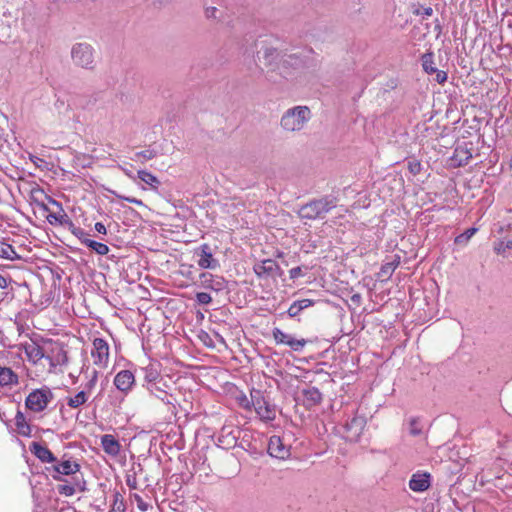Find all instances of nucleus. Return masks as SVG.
I'll list each match as a JSON object with an SVG mask.
<instances>
[{
  "instance_id": "nucleus-18",
  "label": "nucleus",
  "mask_w": 512,
  "mask_h": 512,
  "mask_svg": "<svg viewBox=\"0 0 512 512\" xmlns=\"http://www.w3.org/2000/svg\"><path fill=\"white\" fill-rule=\"evenodd\" d=\"M31 452L43 463H55L56 457L53 453L40 443L33 442L30 447Z\"/></svg>"
},
{
  "instance_id": "nucleus-36",
  "label": "nucleus",
  "mask_w": 512,
  "mask_h": 512,
  "mask_svg": "<svg viewBox=\"0 0 512 512\" xmlns=\"http://www.w3.org/2000/svg\"><path fill=\"white\" fill-rule=\"evenodd\" d=\"M512 249V240H507V241H500L496 246H495V251L498 253V254H503L506 252V250H511Z\"/></svg>"
},
{
  "instance_id": "nucleus-41",
  "label": "nucleus",
  "mask_w": 512,
  "mask_h": 512,
  "mask_svg": "<svg viewBox=\"0 0 512 512\" xmlns=\"http://www.w3.org/2000/svg\"><path fill=\"white\" fill-rule=\"evenodd\" d=\"M423 69L428 74H432L436 72V68L433 66V61L430 59L425 58L422 63Z\"/></svg>"
},
{
  "instance_id": "nucleus-33",
  "label": "nucleus",
  "mask_w": 512,
  "mask_h": 512,
  "mask_svg": "<svg viewBox=\"0 0 512 512\" xmlns=\"http://www.w3.org/2000/svg\"><path fill=\"white\" fill-rule=\"evenodd\" d=\"M236 400L239 406L247 411H251L255 403L253 397H248L245 393L239 394Z\"/></svg>"
},
{
  "instance_id": "nucleus-27",
  "label": "nucleus",
  "mask_w": 512,
  "mask_h": 512,
  "mask_svg": "<svg viewBox=\"0 0 512 512\" xmlns=\"http://www.w3.org/2000/svg\"><path fill=\"white\" fill-rule=\"evenodd\" d=\"M16 381L17 376L10 368L0 367V385H10Z\"/></svg>"
},
{
  "instance_id": "nucleus-43",
  "label": "nucleus",
  "mask_w": 512,
  "mask_h": 512,
  "mask_svg": "<svg viewBox=\"0 0 512 512\" xmlns=\"http://www.w3.org/2000/svg\"><path fill=\"white\" fill-rule=\"evenodd\" d=\"M302 276H304V274H303L302 268L300 266L294 267V268L290 269V271H289V277L292 280H295V279L300 278Z\"/></svg>"
},
{
  "instance_id": "nucleus-6",
  "label": "nucleus",
  "mask_w": 512,
  "mask_h": 512,
  "mask_svg": "<svg viewBox=\"0 0 512 512\" xmlns=\"http://www.w3.org/2000/svg\"><path fill=\"white\" fill-rule=\"evenodd\" d=\"M251 397H253L255 401L253 408L261 420L268 422L275 419L276 411L274 406L266 401L260 390L251 389Z\"/></svg>"
},
{
  "instance_id": "nucleus-3",
  "label": "nucleus",
  "mask_w": 512,
  "mask_h": 512,
  "mask_svg": "<svg viewBox=\"0 0 512 512\" xmlns=\"http://www.w3.org/2000/svg\"><path fill=\"white\" fill-rule=\"evenodd\" d=\"M334 207H336L335 198L326 196L303 205L298 214L302 219L315 220L323 218Z\"/></svg>"
},
{
  "instance_id": "nucleus-16",
  "label": "nucleus",
  "mask_w": 512,
  "mask_h": 512,
  "mask_svg": "<svg viewBox=\"0 0 512 512\" xmlns=\"http://www.w3.org/2000/svg\"><path fill=\"white\" fill-rule=\"evenodd\" d=\"M429 473H414L409 481V487L414 492H424L430 487Z\"/></svg>"
},
{
  "instance_id": "nucleus-2",
  "label": "nucleus",
  "mask_w": 512,
  "mask_h": 512,
  "mask_svg": "<svg viewBox=\"0 0 512 512\" xmlns=\"http://www.w3.org/2000/svg\"><path fill=\"white\" fill-rule=\"evenodd\" d=\"M311 117L312 113L309 107L295 106L284 112L280 125L287 132H298L306 126Z\"/></svg>"
},
{
  "instance_id": "nucleus-45",
  "label": "nucleus",
  "mask_w": 512,
  "mask_h": 512,
  "mask_svg": "<svg viewBox=\"0 0 512 512\" xmlns=\"http://www.w3.org/2000/svg\"><path fill=\"white\" fill-rule=\"evenodd\" d=\"M415 14L421 15L424 18H428L433 14V9L431 7H426V8H423L422 10H416Z\"/></svg>"
},
{
  "instance_id": "nucleus-55",
  "label": "nucleus",
  "mask_w": 512,
  "mask_h": 512,
  "mask_svg": "<svg viewBox=\"0 0 512 512\" xmlns=\"http://www.w3.org/2000/svg\"><path fill=\"white\" fill-rule=\"evenodd\" d=\"M33 193H40V194H42V193H43V191H42L41 189H39V188H38V189H36L35 191H33Z\"/></svg>"
},
{
  "instance_id": "nucleus-20",
  "label": "nucleus",
  "mask_w": 512,
  "mask_h": 512,
  "mask_svg": "<svg viewBox=\"0 0 512 512\" xmlns=\"http://www.w3.org/2000/svg\"><path fill=\"white\" fill-rule=\"evenodd\" d=\"M0 258L15 261L20 260L21 256L15 251L11 244L5 240H0Z\"/></svg>"
},
{
  "instance_id": "nucleus-30",
  "label": "nucleus",
  "mask_w": 512,
  "mask_h": 512,
  "mask_svg": "<svg viewBox=\"0 0 512 512\" xmlns=\"http://www.w3.org/2000/svg\"><path fill=\"white\" fill-rule=\"evenodd\" d=\"M399 265V260H393L390 262H386L381 266L380 269V276L383 278H389L392 273L395 271V269Z\"/></svg>"
},
{
  "instance_id": "nucleus-46",
  "label": "nucleus",
  "mask_w": 512,
  "mask_h": 512,
  "mask_svg": "<svg viewBox=\"0 0 512 512\" xmlns=\"http://www.w3.org/2000/svg\"><path fill=\"white\" fill-rule=\"evenodd\" d=\"M435 73H436V81L439 84H442V83H444L447 80V73L446 72L436 69Z\"/></svg>"
},
{
  "instance_id": "nucleus-48",
  "label": "nucleus",
  "mask_w": 512,
  "mask_h": 512,
  "mask_svg": "<svg viewBox=\"0 0 512 512\" xmlns=\"http://www.w3.org/2000/svg\"><path fill=\"white\" fill-rule=\"evenodd\" d=\"M94 227H95V230H96L98 233H100V234H104V235H105V234L107 233V230H106L105 225H104L103 223H101V222H97V223H95V226H94Z\"/></svg>"
},
{
  "instance_id": "nucleus-5",
  "label": "nucleus",
  "mask_w": 512,
  "mask_h": 512,
  "mask_svg": "<svg viewBox=\"0 0 512 512\" xmlns=\"http://www.w3.org/2000/svg\"><path fill=\"white\" fill-rule=\"evenodd\" d=\"M71 58L75 65L91 69L94 65V49L88 43H76L72 46Z\"/></svg>"
},
{
  "instance_id": "nucleus-1",
  "label": "nucleus",
  "mask_w": 512,
  "mask_h": 512,
  "mask_svg": "<svg viewBox=\"0 0 512 512\" xmlns=\"http://www.w3.org/2000/svg\"><path fill=\"white\" fill-rule=\"evenodd\" d=\"M263 60L265 66L269 67L271 70H279L280 75L286 79L292 77V73L289 71L290 66L294 69H298L304 64L303 59L298 55H282L281 52L273 47H266L264 49Z\"/></svg>"
},
{
  "instance_id": "nucleus-22",
  "label": "nucleus",
  "mask_w": 512,
  "mask_h": 512,
  "mask_svg": "<svg viewBox=\"0 0 512 512\" xmlns=\"http://www.w3.org/2000/svg\"><path fill=\"white\" fill-rule=\"evenodd\" d=\"M304 401L307 405L314 406L322 401V394L316 387H309L303 390Z\"/></svg>"
},
{
  "instance_id": "nucleus-53",
  "label": "nucleus",
  "mask_w": 512,
  "mask_h": 512,
  "mask_svg": "<svg viewBox=\"0 0 512 512\" xmlns=\"http://www.w3.org/2000/svg\"><path fill=\"white\" fill-rule=\"evenodd\" d=\"M506 230H507V231H512V223H509V224L507 225V227H506V228H504V227H500V228H499V232H500V233H502V232H504V231H506Z\"/></svg>"
},
{
  "instance_id": "nucleus-12",
  "label": "nucleus",
  "mask_w": 512,
  "mask_h": 512,
  "mask_svg": "<svg viewBox=\"0 0 512 512\" xmlns=\"http://www.w3.org/2000/svg\"><path fill=\"white\" fill-rule=\"evenodd\" d=\"M19 349L23 350L28 360L34 364H37L41 359L46 358L50 361L51 366L56 365L49 356H45L42 348L32 340L20 344Z\"/></svg>"
},
{
  "instance_id": "nucleus-8",
  "label": "nucleus",
  "mask_w": 512,
  "mask_h": 512,
  "mask_svg": "<svg viewBox=\"0 0 512 512\" xmlns=\"http://www.w3.org/2000/svg\"><path fill=\"white\" fill-rule=\"evenodd\" d=\"M253 270L259 278H273L281 276L283 271L273 259H264L254 264Z\"/></svg>"
},
{
  "instance_id": "nucleus-28",
  "label": "nucleus",
  "mask_w": 512,
  "mask_h": 512,
  "mask_svg": "<svg viewBox=\"0 0 512 512\" xmlns=\"http://www.w3.org/2000/svg\"><path fill=\"white\" fill-rule=\"evenodd\" d=\"M138 178L146 183L147 185L157 188V186L160 184V181L156 176H154L152 173L147 172L145 170L138 171Z\"/></svg>"
},
{
  "instance_id": "nucleus-7",
  "label": "nucleus",
  "mask_w": 512,
  "mask_h": 512,
  "mask_svg": "<svg viewBox=\"0 0 512 512\" xmlns=\"http://www.w3.org/2000/svg\"><path fill=\"white\" fill-rule=\"evenodd\" d=\"M195 256H197V264L202 269H217L220 264L219 261L214 258L212 249L208 244H202L194 251Z\"/></svg>"
},
{
  "instance_id": "nucleus-24",
  "label": "nucleus",
  "mask_w": 512,
  "mask_h": 512,
  "mask_svg": "<svg viewBox=\"0 0 512 512\" xmlns=\"http://www.w3.org/2000/svg\"><path fill=\"white\" fill-rule=\"evenodd\" d=\"M89 399L87 391H79L74 396L67 397V405L70 408L77 409L84 405Z\"/></svg>"
},
{
  "instance_id": "nucleus-51",
  "label": "nucleus",
  "mask_w": 512,
  "mask_h": 512,
  "mask_svg": "<svg viewBox=\"0 0 512 512\" xmlns=\"http://www.w3.org/2000/svg\"><path fill=\"white\" fill-rule=\"evenodd\" d=\"M126 482H127V485H128L130 488H132V489H136V488H137V487H136V479H135V478L131 479L130 477H128V478H127V480H126Z\"/></svg>"
},
{
  "instance_id": "nucleus-23",
  "label": "nucleus",
  "mask_w": 512,
  "mask_h": 512,
  "mask_svg": "<svg viewBox=\"0 0 512 512\" xmlns=\"http://www.w3.org/2000/svg\"><path fill=\"white\" fill-rule=\"evenodd\" d=\"M314 304L313 300H310V299H302V300H297V301H294L287 313L289 315V317L291 318H294L296 316H298L302 310L312 306Z\"/></svg>"
},
{
  "instance_id": "nucleus-54",
  "label": "nucleus",
  "mask_w": 512,
  "mask_h": 512,
  "mask_svg": "<svg viewBox=\"0 0 512 512\" xmlns=\"http://www.w3.org/2000/svg\"><path fill=\"white\" fill-rule=\"evenodd\" d=\"M122 170L124 171V173H125L127 176H129V177L133 178V175H132V173H131V171H130V170L125 169V168H122Z\"/></svg>"
},
{
  "instance_id": "nucleus-29",
  "label": "nucleus",
  "mask_w": 512,
  "mask_h": 512,
  "mask_svg": "<svg viewBox=\"0 0 512 512\" xmlns=\"http://www.w3.org/2000/svg\"><path fill=\"white\" fill-rule=\"evenodd\" d=\"M47 220L50 224L58 223L67 227L69 226V222H72L65 213H50L47 215Z\"/></svg>"
},
{
  "instance_id": "nucleus-15",
  "label": "nucleus",
  "mask_w": 512,
  "mask_h": 512,
  "mask_svg": "<svg viewBox=\"0 0 512 512\" xmlns=\"http://www.w3.org/2000/svg\"><path fill=\"white\" fill-rule=\"evenodd\" d=\"M134 382V375L129 370H121L114 378V385L119 391L124 393H127L132 388Z\"/></svg>"
},
{
  "instance_id": "nucleus-50",
  "label": "nucleus",
  "mask_w": 512,
  "mask_h": 512,
  "mask_svg": "<svg viewBox=\"0 0 512 512\" xmlns=\"http://www.w3.org/2000/svg\"><path fill=\"white\" fill-rule=\"evenodd\" d=\"M216 8L215 7H209L206 9V15L207 17H215V13H216Z\"/></svg>"
},
{
  "instance_id": "nucleus-9",
  "label": "nucleus",
  "mask_w": 512,
  "mask_h": 512,
  "mask_svg": "<svg viewBox=\"0 0 512 512\" xmlns=\"http://www.w3.org/2000/svg\"><path fill=\"white\" fill-rule=\"evenodd\" d=\"M93 362L98 367L104 368L109 362V345L102 338H95L91 351Z\"/></svg>"
},
{
  "instance_id": "nucleus-37",
  "label": "nucleus",
  "mask_w": 512,
  "mask_h": 512,
  "mask_svg": "<svg viewBox=\"0 0 512 512\" xmlns=\"http://www.w3.org/2000/svg\"><path fill=\"white\" fill-rule=\"evenodd\" d=\"M58 491L65 496H72L75 494V487L70 484H62L58 486Z\"/></svg>"
},
{
  "instance_id": "nucleus-19",
  "label": "nucleus",
  "mask_w": 512,
  "mask_h": 512,
  "mask_svg": "<svg viewBox=\"0 0 512 512\" xmlns=\"http://www.w3.org/2000/svg\"><path fill=\"white\" fill-rule=\"evenodd\" d=\"M15 426L17 433L24 437H29L31 435V427L29 423L26 421L25 415L18 411L15 416Z\"/></svg>"
},
{
  "instance_id": "nucleus-52",
  "label": "nucleus",
  "mask_w": 512,
  "mask_h": 512,
  "mask_svg": "<svg viewBox=\"0 0 512 512\" xmlns=\"http://www.w3.org/2000/svg\"><path fill=\"white\" fill-rule=\"evenodd\" d=\"M65 361H66V355H65V353H62V354H61V355H59V357H58L57 364L64 363Z\"/></svg>"
},
{
  "instance_id": "nucleus-47",
  "label": "nucleus",
  "mask_w": 512,
  "mask_h": 512,
  "mask_svg": "<svg viewBox=\"0 0 512 512\" xmlns=\"http://www.w3.org/2000/svg\"><path fill=\"white\" fill-rule=\"evenodd\" d=\"M157 376H158V374L156 371H153V370L147 371L146 375H145V379L148 381V383H149L148 385L154 383Z\"/></svg>"
},
{
  "instance_id": "nucleus-31",
  "label": "nucleus",
  "mask_w": 512,
  "mask_h": 512,
  "mask_svg": "<svg viewBox=\"0 0 512 512\" xmlns=\"http://www.w3.org/2000/svg\"><path fill=\"white\" fill-rule=\"evenodd\" d=\"M68 229L81 241L82 244L86 245L87 241L90 240L88 238V234L82 228L75 226L73 222H69Z\"/></svg>"
},
{
  "instance_id": "nucleus-34",
  "label": "nucleus",
  "mask_w": 512,
  "mask_h": 512,
  "mask_svg": "<svg viewBox=\"0 0 512 512\" xmlns=\"http://www.w3.org/2000/svg\"><path fill=\"white\" fill-rule=\"evenodd\" d=\"M155 156L156 153L153 150L147 149L140 152H136L131 159L135 162L144 163L148 160L153 159Z\"/></svg>"
},
{
  "instance_id": "nucleus-44",
  "label": "nucleus",
  "mask_w": 512,
  "mask_h": 512,
  "mask_svg": "<svg viewBox=\"0 0 512 512\" xmlns=\"http://www.w3.org/2000/svg\"><path fill=\"white\" fill-rule=\"evenodd\" d=\"M120 199L127 201L129 203L138 205V206H144V203L142 200L134 198V197H128V196H119Z\"/></svg>"
},
{
  "instance_id": "nucleus-11",
  "label": "nucleus",
  "mask_w": 512,
  "mask_h": 512,
  "mask_svg": "<svg viewBox=\"0 0 512 512\" xmlns=\"http://www.w3.org/2000/svg\"><path fill=\"white\" fill-rule=\"evenodd\" d=\"M366 426L364 416L355 415L345 424V438L349 441H358Z\"/></svg>"
},
{
  "instance_id": "nucleus-57",
  "label": "nucleus",
  "mask_w": 512,
  "mask_h": 512,
  "mask_svg": "<svg viewBox=\"0 0 512 512\" xmlns=\"http://www.w3.org/2000/svg\"><path fill=\"white\" fill-rule=\"evenodd\" d=\"M509 166H510V169H512V155H511Z\"/></svg>"
},
{
  "instance_id": "nucleus-13",
  "label": "nucleus",
  "mask_w": 512,
  "mask_h": 512,
  "mask_svg": "<svg viewBox=\"0 0 512 512\" xmlns=\"http://www.w3.org/2000/svg\"><path fill=\"white\" fill-rule=\"evenodd\" d=\"M268 453L271 457L285 460L290 457V447L283 443L279 436H271L268 442Z\"/></svg>"
},
{
  "instance_id": "nucleus-26",
  "label": "nucleus",
  "mask_w": 512,
  "mask_h": 512,
  "mask_svg": "<svg viewBox=\"0 0 512 512\" xmlns=\"http://www.w3.org/2000/svg\"><path fill=\"white\" fill-rule=\"evenodd\" d=\"M201 278L203 279V284L206 288H211L214 290H221L223 286V279L218 278L217 280L213 279V276L208 273H202Z\"/></svg>"
},
{
  "instance_id": "nucleus-17",
  "label": "nucleus",
  "mask_w": 512,
  "mask_h": 512,
  "mask_svg": "<svg viewBox=\"0 0 512 512\" xmlns=\"http://www.w3.org/2000/svg\"><path fill=\"white\" fill-rule=\"evenodd\" d=\"M101 446L104 452L110 456H117L120 453L121 445L111 434H105L101 437Z\"/></svg>"
},
{
  "instance_id": "nucleus-38",
  "label": "nucleus",
  "mask_w": 512,
  "mask_h": 512,
  "mask_svg": "<svg viewBox=\"0 0 512 512\" xmlns=\"http://www.w3.org/2000/svg\"><path fill=\"white\" fill-rule=\"evenodd\" d=\"M410 433L412 435H420L422 433V426L420 425L419 421L415 418L410 420Z\"/></svg>"
},
{
  "instance_id": "nucleus-14",
  "label": "nucleus",
  "mask_w": 512,
  "mask_h": 512,
  "mask_svg": "<svg viewBox=\"0 0 512 512\" xmlns=\"http://www.w3.org/2000/svg\"><path fill=\"white\" fill-rule=\"evenodd\" d=\"M52 477L60 481L62 476L74 475L80 470V465L76 461L63 460L53 465Z\"/></svg>"
},
{
  "instance_id": "nucleus-4",
  "label": "nucleus",
  "mask_w": 512,
  "mask_h": 512,
  "mask_svg": "<svg viewBox=\"0 0 512 512\" xmlns=\"http://www.w3.org/2000/svg\"><path fill=\"white\" fill-rule=\"evenodd\" d=\"M54 396L48 387L35 389L25 399V406L32 412H42L47 408Z\"/></svg>"
},
{
  "instance_id": "nucleus-56",
  "label": "nucleus",
  "mask_w": 512,
  "mask_h": 512,
  "mask_svg": "<svg viewBox=\"0 0 512 512\" xmlns=\"http://www.w3.org/2000/svg\"><path fill=\"white\" fill-rule=\"evenodd\" d=\"M52 203L57 205V206H59V207H61V205L57 201H55V200H52Z\"/></svg>"
},
{
  "instance_id": "nucleus-35",
  "label": "nucleus",
  "mask_w": 512,
  "mask_h": 512,
  "mask_svg": "<svg viewBox=\"0 0 512 512\" xmlns=\"http://www.w3.org/2000/svg\"><path fill=\"white\" fill-rule=\"evenodd\" d=\"M477 232V228H469L464 233L458 235L455 238V244L457 245H466L470 238Z\"/></svg>"
},
{
  "instance_id": "nucleus-25",
  "label": "nucleus",
  "mask_w": 512,
  "mask_h": 512,
  "mask_svg": "<svg viewBox=\"0 0 512 512\" xmlns=\"http://www.w3.org/2000/svg\"><path fill=\"white\" fill-rule=\"evenodd\" d=\"M453 158L459 166H463L468 164L472 158V153L466 148L459 146L455 149Z\"/></svg>"
},
{
  "instance_id": "nucleus-32",
  "label": "nucleus",
  "mask_w": 512,
  "mask_h": 512,
  "mask_svg": "<svg viewBox=\"0 0 512 512\" xmlns=\"http://www.w3.org/2000/svg\"><path fill=\"white\" fill-rule=\"evenodd\" d=\"M86 246L91 248L97 254L102 255V256L107 255L110 251L109 247L106 244L97 242V241H94L91 239L89 241H87Z\"/></svg>"
},
{
  "instance_id": "nucleus-49",
  "label": "nucleus",
  "mask_w": 512,
  "mask_h": 512,
  "mask_svg": "<svg viewBox=\"0 0 512 512\" xmlns=\"http://www.w3.org/2000/svg\"><path fill=\"white\" fill-rule=\"evenodd\" d=\"M8 286V279L0 274V288L4 289Z\"/></svg>"
},
{
  "instance_id": "nucleus-10",
  "label": "nucleus",
  "mask_w": 512,
  "mask_h": 512,
  "mask_svg": "<svg viewBox=\"0 0 512 512\" xmlns=\"http://www.w3.org/2000/svg\"><path fill=\"white\" fill-rule=\"evenodd\" d=\"M273 338L277 344L289 346L293 351L300 352L303 350L307 341L305 339H296L291 334L283 332L279 328L273 329Z\"/></svg>"
},
{
  "instance_id": "nucleus-21",
  "label": "nucleus",
  "mask_w": 512,
  "mask_h": 512,
  "mask_svg": "<svg viewBox=\"0 0 512 512\" xmlns=\"http://www.w3.org/2000/svg\"><path fill=\"white\" fill-rule=\"evenodd\" d=\"M148 391L151 395L156 397L157 399H160L162 402H164L167 405H172L173 397L172 395H169L165 390H163L161 387H159L156 383H152L147 386Z\"/></svg>"
},
{
  "instance_id": "nucleus-39",
  "label": "nucleus",
  "mask_w": 512,
  "mask_h": 512,
  "mask_svg": "<svg viewBox=\"0 0 512 512\" xmlns=\"http://www.w3.org/2000/svg\"><path fill=\"white\" fill-rule=\"evenodd\" d=\"M196 299H197V302L201 305H208L212 301V297L210 296V294H208L206 292L197 293Z\"/></svg>"
},
{
  "instance_id": "nucleus-40",
  "label": "nucleus",
  "mask_w": 512,
  "mask_h": 512,
  "mask_svg": "<svg viewBox=\"0 0 512 512\" xmlns=\"http://www.w3.org/2000/svg\"><path fill=\"white\" fill-rule=\"evenodd\" d=\"M97 380H98V376H97V372L96 371H93V375L92 377L90 378V380L85 384V387H84V390L83 391H87V394L89 395V393L94 389V387L96 386L97 384Z\"/></svg>"
},
{
  "instance_id": "nucleus-42",
  "label": "nucleus",
  "mask_w": 512,
  "mask_h": 512,
  "mask_svg": "<svg viewBox=\"0 0 512 512\" xmlns=\"http://www.w3.org/2000/svg\"><path fill=\"white\" fill-rule=\"evenodd\" d=\"M408 169L413 175H417L421 171V164L416 160L410 161L408 163Z\"/></svg>"
}]
</instances>
